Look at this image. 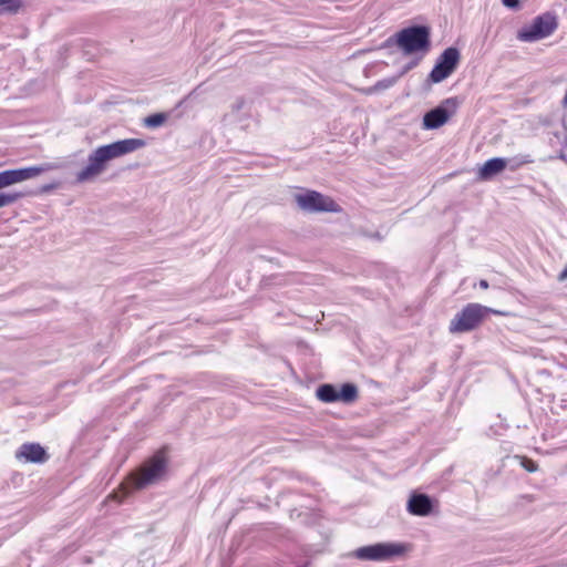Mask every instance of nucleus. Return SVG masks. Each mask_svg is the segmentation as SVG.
<instances>
[{
    "label": "nucleus",
    "mask_w": 567,
    "mask_h": 567,
    "mask_svg": "<svg viewBox=\"0 0 567 567\" xmlns=\"http://www.w3.org/2000/svg\"><path fill=\"white\" fill-rule=\"evenodd\" d=\"M16 457L25 463H43L48 460V454L38 443H24L16 452Z\"/></svg>",
    "instance_id": "obj_12"
},
{
    "label": "nucleus",
    "mask_w": 567,
    "mask_h": 567,
    "mask_svg": "<svg viewBox=\"0 0 567 567\" xmlns=\"http://www.w3.org/2000/svg\"><path fill=\"white\" fill-rule=\"evenodd\" d=\"M167 470V460L163 451L155 453L151 458L141 465L138 470L132 472L127 478L122 482L120 489L114 492L111 496L118 502L123 497L130 495L135 491L146 488L150 485L156 484L164 478Z\"/></svg>",
    "instance_id": "obj_2"
},
{
    "label": "nucleus",
    "mask_w": 567,
    "mask_h": 567,
    "mask_svg": "<svg viewBox=\"0 0 567 567\" xmlns=\"http://www.w3.org/2000/svg\"><path fill=\"white\" fill-rule=\"evenodd\" d=\"M558 279L560 281H564L567 279V266L565 267V269L561 271V274L559 275Z\"/></svg>",
    "instance_id": "obj_22"
},
{
    "label": "nucleus",
    "mask_w": 567,
    "mask_h": 567,
    "mask_svg": "<svg viewBox=\"0 0 567 567\" xmlns=\"http://www.w3.org/2000/svg\"><path fill=\"white\" fill-rule=\"evenodd\" d=\"M404 551L399 544H375L360 547L355 550V557L362 560H386Z\"/></svg>",
    "instance_id": "obj_10"
},
{
    "label": "nucleus",
    "mask_w": 567,
    "mask_h": 567,
    "mask_svg": "<svg viewBox=\"0 0 567 567\" xmlns=\"http://www.w3.org/2000/svg\"><path fill=\"white\" fill-rule=\"evenodd\" d=\"M449 106L453 110L456 106L454 99L445 100L441 105L425 113L423 117V127L426 130H435L443 126L453 114V111H449Z\"/></svg>",
    "instance_id": "obj_11"
},
{
    "label": "nucleus",
    "mask_w": 567,
    "mask_h": 567,
    "mask_svg": "<svg viewBox=\"0 0 567 567\" xmlns=\"http://www.w3.org/2000/svg\"><path fill=\"white\" fill-rule=\"evenodd\" d=\"M295 200L300 209L308 213H338L340 206L329 196L316 190H306L295 195Z\"/></svg>",
    "instance_id": "obj_7"
},
{
    "label": "nucleus",
    "mask_w": 567,
    "mask_h": 567,
    "mask_svg": "<svg viewBox=\"0 0 567 567\" xmlns=\"http://www.w3.org/2000/svg\"><path fill=\"white\" fill-rule=\"evenodd\" d=\"M167 115L165 113H155L144 118V125L150 128H155L165 123Z\"/></svg>",
    "instance_id": "obj_16"
},
{
    "label": "nucleus",
    "mask_w": 567,
    "mask_h": 567,
    "mask_svg": "<svg viewBox=\"0 0 567 567\" xmlns=\"http://www.w3.org/2000/svg\"><path fill=\"white\" fill-rule=\"evenodd\" d=\"M317 398L326 403H352L358 399V388L352 383L342 384L340 389L332 384H322L317 389Z\"/></svg>",
    "instance_id": "obj_8"
},
{
    "label": "nucleus",
    "mask_w": 567,
    "mask_h": 567,
    "mask_svg": "<svg viewBox=\"0 0 567 567\" xmlns=\"http://www.w3.org/2000/svg\"><path fill=\"white\" fill-rule=\"evenodd\" d=\"M410 69H411V66H406L398 76L388 78V79L378 81L373 86H370V87L363 90V92L365 94H373V93L390 89L391 86H393L396 83L398 79L400 76H402L405 72H408Z\"/></svg>",
    "instance_id": "obj_15"
},
{
    "label": "nucleus",
    "mask_w": 567,
    "mask_h": 567,
    "mask_svg": "<svg viewBox=\"0 0 567 567\" xmlns=\"http://www.w3.org/2000/svg\"><path fill=\"white\" fill-rule=\"evenodd\" d=\"M408 511L412 515L427 516L432 511V502L425 494H413L408 502Z\"/></svg>",
    "instance_id": "obj_14"
},
{
    "label": "nucleus",
    "mask_w": 567,
    "mask_h": 567,
    "mask_svg": "<svg viewBox=\"0 0 567 567\" xmlns=\"http://www.w3.org/2000/svg\"><path fill=\"white\" fill-rule=\"evenodd\" d=\"M522 465L528 471V472H535L537 471V465L532 460L524 458L522 462Z\"/></svg>",
    "instance_id": "obj_18"
},
{
    "label": "nucleus",
    "mask_w": 567,
    "mask_h": 567,
    "mask_svg": "<svg viewBox=\"0 0 567 567\" xmlns=\"http://www.w3.org/2000/svg\"><path fill=\"white\" fill-rule=\"evenodd\" d=\"M458 62L460 51L456 48H447L444 50L430 73L431 81L439 83L449 78L456 69Z\"/></svg>",
    "instance_id": "obj_9"
},
{
    "label": "nucleus",
    "mask_w": 567,
    "mask_h": 567,
    "mask_svg": "<svg viewBox=\"0 0 567 567\" xmlns=\"http://www.w3.org/2000/svg\"><path fill=\"white\" fill-rule=\"evenodd\" d=\"M480 287L483 288V289H487L488 288V282L484 279H482L480 281Z\"/></svg>",
    "instance_id": "obj_23"
},
{
    "label": "nucleus",
    "mask_w": 567,
    "mask_h": 567,
    "mask_svg": "<svg viewBox=\"0 0 567 567\" xmlns=\"http://www.w3.org/2000/svg\"><path fill=\"white\" fill-rule=\"evenodd\" d=\"M56 187H58V185H56V184L45 185V186H43V187L41 188V192H42V193H47V192H49V190H51V189H54V188H56Z\"/></svg>",
    "instance_id": "obj_21"
},
{
    "label": "nucleus",
    "mask_w": 567,
    "mask_h": 567,
    "mask_svg": "<svg viewBox=\"0 0 567 567\" xmlns=\"http://www.w3.org/2000/svg\"><path fill=\"white\" fill-rule=\"evenodd\" d=\"M55 168L53 164H43L19 169H8L0 173V190L11 185L32 179L40 174ZM22 195L20 193H1L0 208L16 203Z\"/></svg>",
    "instance_id": "obj_3"
},
{
    "label": "nucleus",
    "mask_w": 567,
    "mask_h": 567,
    "mask_svg": "<svg viewBox=\"0 0 567 567\" xmlns=\"http://www.w3.org/2000/svg\"><path fill=\"white\" fill-rule=\"evenodd\" d=\"M533 162H534V159L529 155H525V156H522L520 159L512 168L514 169L520 165L530 164Z\"/></svg>",
    "instance_id": "obj_19"
},
{
    "label": "nucleus",
    "mask_w": 567,
    "mask_h": 567,
    "mask_svg": "<svg viewBox=\"0 0 567 567\" xmlns=\"http://www.w3.org/2000/svg\"><path fill=\"white\" fill-rule=\"evenodd\" d=\"M502 2L507 8L516 9L519 7L518 0H502Z\"/></svg>",
    "instance_id": "obj_20"
},
{
    "label": "nucleus",
    "mask_w": 567,
    "mask_h": 567,
    "mask_svg": "<svg viewBox=\"0 0 567 567\" xmlns=\"http://www.w3.org/2000/svg\"><path fill=\"white\" fill-rule=\"evenodd\" d=\"M558 28L557 18L546 12L533 19V21L517 32V39L523 42H536L551 35Z\"/></svg>",
    "instance_id": "obj_6"
},
{
    "label": "nucleus",
    "mask_w": 567,
    "mask_h": 567,
    "mask_svg": "<svg viewBox=\"0 0 567 567\" xmlns=\"http://www.w3.org/2000/svg\"><path fill=\"white\" fill-rule=\"evenodd\" d=\"M504 316L505 312L482 306L480 303H468L458 312L450 323L451 333H462L477 328L487 313Z\"/></svg>",
    "instance_id": "obj_5"
},
{
    "label": "nucleus",
    "mask_w": 567,
    "mask_h": 567,
    "mask_svg": "<svg viewBox=\"0 0 567 567\" xmlns=\"http://www.w3.org/2000/svg\"><path fill=\"white\" fill-rule=\"evenodd\" d=\"M509 161L503 157H495L486 161L477 171V179L489 181L501 174L508 165Z\"/></svg>",
    "instance_id": "obj_13"
},
{
    "label": "nucleus",
    "mask_w": 567,
    "mask_h": 567,
    "mask_svg": "<svg viewBox=\"0 0 567 567\" xmlns=\"http://www.w3.org/2000/svg\"><path fill=\"white\" fill-rule=\"evenodd\" d=\"M0 6L4 7V10L9 12H18V10L21 8L20 0H0Z\"/></svg>",
    "instance_id": "obj_17"
},
{
    "label": "nucleus",
    "mask_w": 567,
    "mask_h": 567,
    "mask_svg": "<svg viewBox=\"0 0 567 567\" xmlns=\"http://www.w3.org/2000/svg\"><path fill=\"white\" fill-rule=\"evenodd\" d=\"M145 146L146 142L143 138H126L97 147L89 155L87 165L76 174V181L79 183L94 181L105 172L109 162Z\"/></svg>",
    "instance_id": "obj_1"
},
{
    "label": "nucleus",
    "mask_w": 567,
    "mask_h": 567,
    "mask_svg": "<svg viewBox=\"0 0 567 567\" xmlns=\"http://www.w3.org/2000/svg\"><path fill=\"white\" fill-rule=\"evenodd\" d=\"M561 104L564 107H567V91H566V95L564 96V99L561 101Z\"/></svg>",
    "instance_id": "obj_24"
},
{
    "label": "nucleus",
    "mask_w": 567,
    "mask_h": 567,
    "mask_svg": "<svg viewBox=\"0 0 567 567\" xmlns=\"http://www.w3.org/2000/svg\"><path fill=\"white\" fill-rule=\"evenodd\" d=\"M398 48L405 54H425L431 48L430 29L424 25L405 28L395 34Z\"/></svg>",
    "instance_id": "obj_4"
}]
</instances>
